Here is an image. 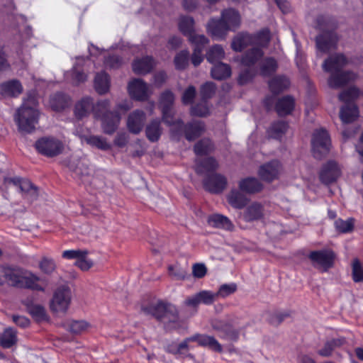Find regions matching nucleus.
<instances>
[{
	"label": "nucleus",
	"mask_w": 363,
	"mask_h": 363,
	"mask_svg": "<svg viewBox=\"0 0 363 363\" xmlns=\"http://www.w3.org/2000/svg\"><path fill=\"white\" fill-rule=\"evenodd\" d=\"M269 40L270 33L267 28L260 30L255 35L240 33L233 38L231 48L236 52H240L250 45L252 46L240 61L242 68L250 69L240 73L239 76L240 84L247 83L253 76L255 72L252 70V67L263 56L262 48L268 45Z\"/></svg>",
	"instance_id": "1"
},
{
	"label": "nucleus",
	"mask_w": 363,
	"mask_h": 363,
	"mask_svg": "<svg viewBox=\"0 0 363 363\" xmlns=\"http://www.w3.org/2000/svg\"><path fill=\"white\" fill-rule=\"evenodd\" d=\"M110 101L108 99L94 104L91 98L84 97L75 104L74 113L77 119H82L92 111L96 118L101 119L103 132L112 135L120 123L121 116L117 111H108Z\"/></svg>",
	"instance_id": "2"
},
{
	"label": "nucleus",
	"mask_w": 363,
	"mask_h": 363,
	"mask_svg": "<svg viewBox=\"0 0 363 363\" xmlns=\"http://www.w3.org/2000/svg\"><path fill=\"white\" fill-rule=\"evenodd\" d=\"M174 99V95L170 91H166L160 96V108H162L163 113L162 120L164 123L172 126L173 136L184 132L188 140H194L204 131V124L201 121H194L184 125L181 121H174L172 116Z\"/></svg>",
	"instance_id": "3"
},
{
	"label": "nucleus",
	"mask_w": 363,
	"mask_h": 363,
	"mask_svg": "<svg viewBox=\"0 0 363 363\" xmlns=\"http://www.w3.org/2000/svg\"><path fill=\"white\" fill-rule=\"evenodd\" d=\"M347 63V59L342 54L332 55L324 61L323 70L331 73L328 79L330 87L339 89L357 78V75L352 72H341Z\"/></svg>",
	"instance_id": "4"
},
{
	"label": "nucleus",
	"mask_w": 363,
	"mask_h": 363,
	"mask_svg": "<svg viewBox=\"0 0 363 363\" xmlns=\"http://www.w3.org/2000/svg\"><path fill=\"white\" fill-rule=\"evenodd\" d=\"M240 24L239 13L232 9L223 11L219 20L211 18L207 24L208 33L216 40L224 39L230 30H235Z\"/></svg>",
	"instance_id": "5"
},
{
	"label": "nucleus",
	"mask_w": 363,
	"mask_h": 363,
	"mask_svg": "<svg viewBox=\"0 0 363 363\" xmlns=\"http://www.w3.org/2000/svg\"><path fill=\"white\" fill-rule=\"evenodd\" d=\"M38 101L35 96H28L17 110L14 119L18 129L23 133H31L38 121Z\"/></svg>",
	"instance_id": "6"
},
{
	"label": "nucleus",
	"mask_w": 363,
	"mask_h": 363,
	"mask_svg": "<svg viewBox=\"0 0 363 363\" xmlns=\"http://www.w3.org/2000/svg\"><path fill=\"white\" fill-rule=\"evenodd\" d=\"M218 166L216 161L212 157H205L203 159H197L196 164V171L199 174H207L208 177L204 180V188L212 193L221 192L225 187L226 179L217 174H211Z\"/></svg>",
	"instance_id": "7"
},
{
	"label": "nucleus",
	"mask_w": 363,
	"mask_h": 363,
	"mask_svg": "<svg viewBox=\"0 0 363 363\" xmlns=\"http://www.w3.org/2000/svg\"><path fill=\"white\" fill-rule=\"evenodd\" d=\"M362 94V91L356 86H352L339 95L340 101L348 104L344 106L340 113V117L343 123H350L359 116L357 106L354 104H350L357 99Z\"/></svg>",
	"instance_id": "8"
},
{
	"label": "nucleus",
	"mask_w": 363,
	"mask_h": 363,
	"mask_svg": "<svg viewBox=\"0 0 363 363\" xmlns=\"http://www.w3.org/2000/svg\"><path fill=\"white\" fill-rule=\"evenodd\" d=\"M72 293L69 286L62 285L56 289L50 302V308L55 313H65L71 303Z\"/></svg>",
	"instance_id": "9"
},
{
	"label": "nucleus",
	"mask_w": 363,
	"mask_h": 363,
	"mask_svg": "<svg viewBox=\"0 0 363 363\" xmlns=\"http://www.w3.org/2000/svg\"><path fill=\"white\" fill-rule=\"evenodd\" d=\"M35 147L39 153L49 157L60 155L64 150L62 141L53 137H44L38 140Z\"/></svg>",
	"instance_id": "10"
},
{
	"label": "nucleus",
	"mask_w": 363,
	"mask_h": 363,
	"mask_svg": "<svg viewBox=\"0 0 363 363\" xmlns=\"http://www.w3.org/2000/svg\"><path fill=\"white\" fill-rule=\"evenodd\" d=\"M312 151L316 158H321L330 150L331 143L328 132L323 128L316 130L311 140Z\"/></svg>",
	"instance_id": "11"
},
{
	"label": "nucleus",
	"mask_w": 363,
	"mask_h": 363,
	"mask_svg": "<svg viewBox=\"0 0 363 363\" xmlns=\"http://www.w3.org/2000/svg\"><path fill=\"white\" fill-rule=\"evenodd\" d=\"M160 322L167 330L176 329L180 326L178 311L176 307L170 303L160 301Z\"/></svg>",
	"instance_id": "12"
},
{
	"label": "nucleus",
	"mask_w": 363,
	"mask_h": 363,
	"mask_svg": "<svg viewBox=\"0 0 363 363\" xmlns=\"http://www.w3.org/2000/svg\"><path fill=\"white\" fill-rule=\"evenodd\" d=\"M179 30L186 36L191 43H197V40L202 44L206 45L208 40L203 35L194 33V21L189 16H182L179 21Z\"/></svg>",
	"instance_id": "13"
},
{
	"label": "nucleus",
	"mask_w": 363,
	"mask_h": 363,
	"mask_svg": "<svg viewBox=\"0 0 363 363\" xmlns=\"http://www.w3.org/2000/svg\"><path fill=\"white\" fill-rule=\"evenodd\" d=\"M6 182L13 184L15 186L19 189L24 199L28 200L29 202L35 201L38 197V189L29 180L12 178L6 180Z\"/></svg>",
	"instance_id": "14"
},
{
	"label": "nucleus",
	"mask_w": 363,
	"mask_h": 363,
	"mask_svg": "<svg viewBox=\"0 0 363 363\" xmlns=\"http://www.w3.org/2000/svg\"><path fill=\"white\" fill-rule=\"evenodd\" d=\"M313 265L323 271H327L333 265L335 254L329 250L313 251L309 254Z\"/></svg>",
	"instance_id": "15"
},
{
	"label": "nucleus",
	"mask_w": 363,
	"mask_h": 363,
	"mask_svg": "<svg viewBox=\"0 0 363 363\" xmlns=\"http://www.w3.org/2000/svg\"><path fill=\"white\" fill-rule=\"evenodd\" d=\"M337 42V36L333 31L324 32L316 38L318 55L327 53L334 49Z\"/></svg>",
	"instance_id": "16"
},
{
	"label": "nucleus",
	"mask_w": 363,
	"mask_h": 363,
	"mask_svg": "<svg viewBox=\"0 0 363 363\" xmlns=\"http://www.w3.org/2000/svg\"><path fill=\"white\" fill-rule=\"evenodd\" d=\"M340 175L341 168L335 161H328L320 172V179L326 184L335 182Z\"/></svg>",
	"instance_id": "17"
},
{
	"label": "nucleus",
	"mask_w": 363,
	"mask_h": 363,
	"mask_svg": "<svg viewBox=\"0 0 363 363\" xmlns=\"http://www.w3.org/2000/svg\"><path fill=\"white\" fill-rule=\"evenodd\" d=\"M88 62H89V58L82 57H77V62L72 71L66 74L67 79L71 77L72 82L74 84L85 82L87 79V76L84 72L86 71L85 67Z\"/></svg>",
	"instance_id": "18"
},
{
	"label": "nucleus",
	"mask_w": 363,
	"mask_h": 363,
	"mask_svg": "<svg viewBox=\"0 0 363 363\" xmlns=\"http://www.w3.org/2000/svg\"><path fill=\"white\" fill-rule=\"evenodd\" d=\"M216 299V294L211 291H201L200 292L188 297L185 301V305L196 308L199 304L205 305L212 304Z\"/></svg>",
	"instance_id": "19"
},
{
	"label": "nucleus",
	"mask_w": 363,
	"mask_h": 363,
	"mask_svg": "<svg viewBox=\"0 0 363 363\" xmlns=\"http://www.w3.org/2000/svg\"><path fill=\"white\" fill-rule=\"evenodd\" d=\"M281 169L280 162L277 160H273L261 166L258 173L261 179L270 182L278 178Z\"/></svg>",
	"instance_id": "20"
},
{
	"label": "nucleus",
	"mask_w": 363,
	"mask_h": 363,
	"mask_svg": "<svg viewBox=\"0 0 363 363\" xmlns=\"http://www.w3.org/2000/svg\"><path fill=\"white\" fill-rule=\"evenodd\" d=\"M265 216L266 211L263 205L257 202L248 205L242 213V218L247 222L261 220Z\"/></svg>",
	"instance_id": "21"
},
{
	"label": "nucleus",
	"mask_w": 363,
	"mask_h": 363,
	"mask_svg": "<svg viewBox=\"0 0 363 363\" xmlns=\"http://www.w3.org/2000/svg\"><path fill=\"white\" fill-rule=\"evenodd\" d=\"M128 92L131 97L143 101L148 96L149 88L143 80L135 79L128 84Z\"/></svg>",
	"instance_id": "22"
},
{
	"label": "nucleus",
	"mask_w": 363,
	"mask_h": 363,
	"mask_svg": "<svg viewBox=\"0 0 363 363\" xmlns=\"http://www.w3.org/2000/svg\"><path fill=\"white\" fill-rule=\"evenodd\" d=\"M23 89L19 80L11 79L0 84V95L2 97H17L23 92Z\"/></svg>",
	"instance_id": "23"
},
{
	"label": "nucleus",
	"mask_w": 363,
	"mask_h": 363,
	"mask_svg": "<svg viewBox=\"0 0 363 363\" xmlns=\"http://www.w3.org/2000/svg\"><path fill=\"white\" fill-rule=\"evenodd\" d=\"M145 115L143 111L135 110L131 113L127 120V126L130 132L134 134L139 133L143 127Z\"/></svg>",
	"instance_id": "24"
},
{
	"label": "nucleus",
	"mask_w": 363,
	"mask_h": 363,
	"mask_svg": "<svg viewBox=\"0 0 363 363\" xmlns=\"http://www.w3.org/2000/svg\"><path fill=\"white\" fill-rule=\"evenodd\" d=\"M1 272L4 273L5 282H7L10 285L19 287L20 284L22 283L24 273L22 269L4 266V269H1Z\"/></svg>",
	"instance_id": "25"
},
{
	"label": "nucleus",
	"mask_w": 363,
	"mask_h": 363,
	"mask_svg": "<svg viewBox=\"0 0 363 363\" xmlns=\"http://www.w3.org/2000/svg\"><path fill=\"white\" fill-rule=\"evenodd\" d=\"M142 312L159 320V299L156 296H147L141 305Z\"/></svg>",
	"instance_id": "26"
},
{
	"label": "nucleus",
	"mask_w": 363,
	"mask_h": 363,
	"mask_svg": "<svg viewBox=\"0 0 363 363\" xmlns=\"http://www.w3.org/2000/svg\"><path fill=\"white\" fill-rule=\"evenodd\" d=\"M155 63L151 57L138 58L133 62V70L137 74H145L150 72Z\"/></svg>",
	"instance_id": "27"
},
{
	"label": "nucleus",
	"mask_w": 363,
	"mask_h": 363,
	"mask_svg": "<svg viewBox=\"0 0 363 363\" xmlns=\"http://www.w3.org/2000/svg\"><path fill=\"white\" fill-rule=\"evenodd\" d=\"M239 188L242 191L253 194L259 191L262 189V185L257 179L248 177L240 180Z\"/></svg>",
	"instance_id": "28"
},
{
	"label": "nucleus",
	"mask_w": 363,
	"mask_h": 363,
	"mask_svg": "<svg viewBox=\"0 0 363 363\" xmlns=\"http://www.w3.org/2000/svg\"><path fill=\"white\" fill-rule=\"evenodd\" d=\"M94 84L96 92L99 94H104L109 91L110 79L108 74L104 72L96 74Z\"/></svg>",
	"instance_id": "29"
},
{
	"label": "nucleus",
	"mask_w": 363,
	"mask_h": 363,
	"mask_svg": "<svg viewBox=\"0 0 363 363\" xmlns=\"http://www.w3.org/2000/svg\"><path fill=\"white\" fill-rule=\"evenodd\" d=\"M227 200L231 206L238 209L244 208L247 203L246 196L237 189H233L230 191L227 196Z\"/></svg>",
	"instance_id": "30"
},
{
	"label": "nucleus",
	"mask_w": 363,
	"mask_h": 363,
	"mask_svg": "<svg viewBox=\"0 0 363 363\" xmlns=\"http://www.w3.org/2000/svg\"><path fill=\"white\" fill-rule=\"evenodd\" d=\"M82 140L88 145L101 150H108L111 147V145L106 140V139L100 135L84 136L82 137Z\"/></svg>",
	"instance_id": "31"
},
{
	"label": "nucleus",
	"mask_w": 363,
	"mask_h": 363,
	"mask_svg": "<svg viewBox=\"0 0 363 363\" xmlns=\"http://www.w3.org/2000/svg\"><path fill=\"white\" fill-rule=\"evenodd\" d=\"M294 107V100L291 96H284L280 99L276 104L277 113L282 116L289 114Z\"/></svg>",
	"instance_id": "32"
},
{
	"label": "nucleus",
	"mask_w": 363,
	"mask_h": 363,
	"mask_svg": "<svg viewBox=\"0 0 363 363\" xmlns=\"http://www.w3.org/2000/svg\"><path fill=\"white\" fill-rule=\"evenodd\" d=\"M192 340H196V342L202 346H206L216 352H221L222 347L218 342L212 336L203 335H195L192 336Z\"/></svg>",
	"instance_id": "33"
},
{
	"label": "nucleus",
	"mask_w": 363,
	"mask_h": 363,
	"mask_svg": "<svg viewBox=\"0 0 363 363\" xmlns=\"http://www.w3.org/2000/svg\"><path fill=\"white\" fill-rule=\"evenodd\" d=\"M208 223L210 225L216 228L230 230L233 228L231 221L226 217L220 214H214L208 217Z\"/></svg>",
	"instance_id": "34"
},
{
	"label": "nucleus",
	"mask_w": 363,
	"mask_h": 363,
	"mask_svg": "<svg viewBox=\"0 0 363 363\" xmlns=\"http://www.w3.org/2000/svg\"><path fill=\"white\" fill-rule=\"evenodd\" d=\"M39 278L35 274L25 272L23 275L22 283L20 284L21 288H28L37 291H43V288L38 284Z\"/></svg>",
	"instance_id": "35"
},
{
	"label": "nucleus",
	"mask_w": 363,
	"mask_h": 363,
	"mask_svg": "<svg viewBox=\"0 0 363 363\" xmlns=\"http://www.w3.org/2000/svg\"><path fill=\"white\" fill-rule=\"evenodd\" d=\"M288 129V124L283 121L273 123L267 130L269 138L281 140Z\"/></svg>",
	"instance_id": "36"
},
{
	"label": "nucleus",
	"mask_w": 363,
	"mask_h": 363,
	"mask_svg": "<svg viewBox=\"0 0 363 363\" xmlns=\"http://www.w3.org/2000/svg\"><path fill=\"white\" fill-rule=\"evenodd\" d=\"M231 74V69L229 65L222 62H218L214 65L211 69V75L214 79H223L229 77Z\"/></svg>",
	"instance_id": "37"
},
{
	"label": "nucleus",
	"mask_w": 363,
	"mask_h": 363,
	"mask_svg": "<svg viewBox=\"0 0 363 363\" xmlns=\"http://www.w3.org/2000/svg\"><path fill=\"white\" fill-rule=\"evenodd\" d=\"M16 340V331L12 328H7L0 337V345L4 348H10Z\"/></svg>",
	"instance_id": "38"
},
{
	"label": "nucleus",
	"mask_w": 363,
	"mask_h": 363,
	"mask_svg": "<svg viewBox=\"0 0 363 363\" xmlns=\"http://www.w3.org/2000/svg\"><path fill=\"white\" fill-rule=\"evenodd\" d=\"M289 84V80L286 77L281 76L273 78L269 82L270 90L274 94H278L286 89Z\"/></svg>",
	"instance_id": "39"
},
{
	"label": "nucleus",
	"mask_w": 363,
	"mask_h": 363,
	"mask_svg": "<svg viewBox=\"0 0 363 363\" xmlns=\"http://www.w3.org/2000/svg\"><path fill=\"white\" fill-rule=\"evenodd\" d=\"M191 338L192 336L185 339L182 342L179 344L173 342L172 344L167 346L166 350L173 354H184L189 350V342L194 341L196 342V340H192Z\"/></svg>",
	"instance_id": "40"
},
{
	"label": "nucleus",
	"mask_w": 363,
	"mask_h": 363,
	"mask_svg": "<svg viewBox=\"0 0 363 363\" xmlns=\"http://www.w3.org/2000/svg\"><path fill=\"white\" fill-rule=\"evenodd\" d=\"M345 342V340L342 337L328 341L325 344L324 347L318 351V354L323 357H328L332 354L335 347L343 345Z\"/></svg>",
	"instance_id": "41"
},
{
	"label": "nucleus",
	"mask_w": 363,
	"mask_h": 363,
	"mask_svg": "<svg viewBox=\"0 0 363 363\" xmlns=\"http://www.w3.org/2000/svg\"><path fill=\"white\" fill-rule=\"evenodd\" d=\"M225 56L223 48L218 45L213 46L207 53V60L212 64L220 62Z\"/></svg>",
	"instance_id": "42"
},
{
	"label": "nucleus",
	"mask_w": 363,
	"mask_h": 363,
	"mask_svg": "<svg viewBox=\"0 0 363 363\" xmlns=\"http://www.w3.org/2000/svg\"><path fill=\"white\" fill-rule=\"evenodd\" d=\"M189 61V53L187 50L178 52L174 57V63L177 69L182 70L186 68Z\"/></svg>",
	"instance_id": "43"
},
{
	"label": "nucleus",
	"mask_w": 363,
	"mask_h": 363,
	"mask_svg": "<svg viewBox=\"0 0 363 363\" xmlns=\"http://www.w3.org/2000/svg\"><path fill=\"white\" fill-rule=\"evenodd\" d=\"M277 68V63L274 59L272 57L266 58L261 65V74L263 76H269L274 73Z\"/></svg>",
	"instance_id": "44"
},
{
	"label": "nucleus",
	"mask_w": 363,
	"mask_h": 363,
	"mask_svg": "<svg viewBox=\"0 0 363 363\" xmlns=\"http://www.w3.org/2000/svg\"><path fill=\"white\" fill-rule=\"evenodd\" d=\"M50 105L55 111H60L67 105L66 96L62 94H56L50 97Z\"/></svg>",
	"instance_id": "45"
},
{
	"label": "nucleus",
	"mask_w": 363,
	"mask_h": 363,
	"mask_svg": "<svg viewBox=\"0 0 363 363\" xmlns=\"http://www.w3.org/2000/svg\"><path fill=\"white\" fill-rule=\"evenodd\" d=\"M352 276L354 282L363 281V264L358 259H354L352 262Z\"/></svg>",
	"instance_id": "46"
},
{
	"label": "nucleus",
	"mask_w": 363,
	"mask_h": 363,
	"mask_svg": "<svg viewBox=\"0 0 363 363\" xmlns=\"http://www.w3.org/2000/svg\"><path fill=\"white\" fill-rule=\"evenodd\" d=\"M213 148L211 140L208 139H203L197 143L194 147V151L198 157H201L206 155Z\"/></svg>",
	"instance_id": "47"
},
{
	"label": "nucleus",
	"mask_w": 363,
	"mask_h": 363,
	"mask_svg": "<svg viewBox=\"0 0 363 363\" xmlns=\"http://www.w3.org/2000/svg\"><path fill=\"white\" fill-rule=\"evenodd\" d=\"M89 328V324L84 320H72L68 325V330L74 334H80Z\"/></svg>",
	"instance_id": "48"
},
{
	"label": "nucleus",
	"mask_w": 363,
	"mask_h": 363,
	"mask_svg": "<svg viewBox=\"0 0 363 363\" xmlns=\"http://www.w3.org/2000/svg\"><path fill=\"white\" fill-rule=\"evenodd\" d=\"M209 113V107L207 102L205 100L192 106L191 108V113L193 116L204 117L208 116Z\"/></svg>",
	"instance_id": "49"
},
{
	"label": "nucleus",
	"mask_w": 363,
	"mask_h": 363,
	"mask_svg": "<svg viewBox=\"0 0 363 363\" xmlns=\"http://www.w3.org/2000/svg\"><path fill=\"white\" fill-rule=\"evenodd\" d=\"M146 135L152 142H156L159 139V122L153 121L146 128Z\"/></svg>",
	"instance_id": "50"
},
{
	"label": "nucleus",
	"mask_w": 363,
	"mask_h": 363,
	"mask_svg": "<svg viewBox=\"0 0 363 363\" xmlns=\"http://www.w3.org/2000/svg\"><path fill=\"white\" fill-rule=\"evenodd\" d=\"M195 45L194 53L191 57V62L194 65V66L197 67L199 65L201 62L203 61V55L202 52L203 47L206 45H202L198 40L197 43H193Z\"/></svg>",
	"instance_id": "51"
},
{
	"label": "nucleus",
	"mask_w": 363,
	"mask_h": 363,
	"mask_svg": "<svg viewBox=\"0 0 363 363\" xmlns=\"http://www.w3.org/2000/svg\"><path fill=\"white\" fill-rule=\"evenodd\" d=\"M237 289V286L234 283L223 284L220 286L218 291L215 293L217 297L225 298L233 294Z\"/></svg>",
	"instance_id": "52"
},
{
	"label": "nucleus",
	"mask_w": 363,
	"mask_h": 363,
	"mask_svg": "<svg viewBox=\"0 0 363 363\" xmlns=\"http://www.w3.org/2000/svg\"><path fill=\"white\" fill-rule=\"evenodd\" d=\"M88 255L87 250H69L62 252V257L67 259L78 260L79 258L86 257Z\"/></svg>",
	"instance_id": "53"
},
{
	"label": "nucleus",
	"mask_w": 363,
	"mask_h": 363,
	"mask_svg": "<svg viewBox=\"0 0 363 363\" xmlns=\"http://www.w3.org/2000/svg\"><path fill=\"white\" fill-rule=\"evenodd\" d=\"M335 228L342 233H347L352 230L354 223L352 219H347L343 220L338 219L335 223Z\"/></svg>",
	"instance_id": "54"
},
{
	"label": "nucleus",
	"mask_w": 363,
	"mask_h": 363,
	"mask_svg": "<svg viewBox=\"0 0 363 363\" xmlns=\"http://www.w3.org/2000/svg\"><path fill=\"white\" fill-rule=\"evenodd\" d=\"M40 267L45 273L50 274L55 269L56 264L52 259L44 257L40 263Z\"/></svg>",
	"instance_id": "55"
},
{
	"label": "nucleus",
	"mask_w": 363,
	"mask_h": 363,
	"mask_svg": "<svg viewBox=\"0 0 363 363\" xmlns=\"http://www.w3.org/2000/svg\"><path fill=\"white\" fill-rule=\"evenodd\" d=\"M215 85L213 82H206L201 88V94L203 100L210 98L215 92Z\"/></svg>",
	"instance_id": "56"
},
{
	"label": "nucleus",
	"mask_w": 363,
	"mask_h": 363,
	"mask_svg": "<svg viewBox=\"0 0 363 363\" xmlns=\"http://www.w3.org/2000/svg\"><path fill=\"white\" fill-rule=\"evenodd\" d=\"M207 273V268L203 263H196L192 266V274L196 278L201 279L205 277Z\"/></svg>",
	"instance_id": "57"
},
{
	"label": "nucleus",
	"mask_w": 363,
	"mask_h": 363,
	"mask_svg": "<svg viewBox=\"0 0 363 363\" xmlns=\"http://www.w3.org/2000/svg\"><path fill=\"white\" fill-rule=\"evenodd\" d=\"M123 60L117 55H110L105 58L104 65L106 68H117L122 64Z\"/></svg>",
	"instance_id": "58"
},
{
	"label": "nucleus",
	"mask_w": 363,
	"mask_h": 363,
	"mask_svg": "<svg viewBox=\"0 0 363 363\" xmlns=\"http://www.w3.org/2000/svg\"><path fill=\"white\" fill-rule=\"evenodd\" d=\"M30 314L38 320H43L45 318V308L39 305H35L30 308Z\"/></svg>",
	"instance_id": "59"
},
{
	"label": "nucleus",
	"mask_w": 363,
	"mask_h": 363,
	"mask_svg": "<svg viewBox=\"0 0 363 363\" xmlns=\"http://www.w3.org/2000/svg\"><path fill=\"white\" fill-rule=\"evenodd\" d=\"M74 264L83 271L89 270L93 266V262L86 257H80L76 260Z\"/></svg>",
	"instance_id": "60"
},
{
	"label": "nucleus",
	"mask_w": 363,
	"mask_h": 363,
	"mask_svg": "<svg viewBox=\"0 0 363 363\" xmlns=\"http://www.w3.org/2000/svg\"><path fill=\"white\" fill-rule=\"evenodd\" d=\"M196 95V89L193 86H189L184 92L182 96L183 103L185 104H191Z\"/></svg>",
	"instance_id": "61"
},
{
	"label": "nucleus",
	"mask_w": 363,
	"mask_h": 363,
	"mask_svg": "<svg viewBox=\"0 0 363 363\" xmlns=\"http://www.w3.org/2000/svg\"><path fill=\"white\" fill-rule=\"evenodd\" d=\"M10 65L8 62L6 55L4 50L0 48V72L9 69Z\"/></svg>",
	"instance_id": "62"
},
{
	"label": "nucleus",
	"mask_w": 363,
	"mask_h": 363,
	"mask_svg": "<svg viewBox=\"0 0 363 363\" xmlns=\"http://www.w3.org/2000/svg\"><path fill=\"white\" fill-rule=\"evenodd\" d=\"M13 320L16 325L22 328L27 327L30 323V321L27 318L21 315H13Z\"/></svg>",
	"instance_id": "63"
},
{
	"label": "nucleus",
	"mask_w": 363,
	"mask_h": 363,
	"mask_svg": "<svg viewBox=\"0 0 363 363\" xmlns=\"http://www.w3.org/2000/svg\"><path fill=\"white\" fill-rule=\"evenodd\" d=\"M126 143L127 137L125 134H118L114 140V144L118 147H123Z\"/></svg>",
	"instance_id": "64"
}]
</instances>
